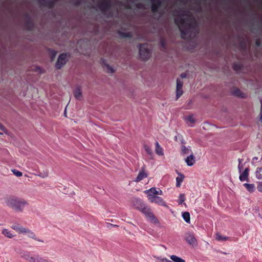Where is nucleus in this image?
<instances>
[{
	"instance_id": "f257e3e1",
	"label": "nucleus",
	"mask_w": 262,
	"mask_h": 262,
	"mask_svg": "<svg viewBox=\"0 0 262 262\" xmlns=\"http://www.w3.org/2000/svg\"><path fill=\"white\" fill-rule=\"evenodd\" d=\"M7 206L16 212H23L25 207L28 205V202L17 197H12L8 199L6 202Z\"/></svg>"
},
{
	"instance_id": "f03ea898",
	"label": "nucleus",
	"mask_w": 262,
	"mask_h": 262,
	"mask_svg": "<svg viewBox=\"0 0 262 262\" xmlns=\"http://www.w3.org/2000/svg\"><path fill=\"white\" fill-rule=\"evenodd\" d=\"M174 23L179 27L182 38L185 39L190 36V24H187L185 18L181 17L176 18Z\"/></svg>"
},
{
	"instance_id": "7ed1b4c3",
	"label": "nucleus",
	"mask_w": 262,
	"mask_h": 262,
	"mask_svg": "<svg viewBox=\"0 0 262 262\" xmlns=\"http://www.w3.org/2000/svg\"><path fill=\"white\" fill-rule=\"evenodd\" d=\"M20 254L21 257L29 262H50L47 259L41 257L38 255H34L28 251L21 252Z\"/></svg>"
},
{
	"instance_id": "20e7f679",
	"label": "nucleus",
	"mask_w": 262,
	"mask_h": 262,
	"mask_svg": "<svg viewBox=\"0 0 262 262\" xmlns=\"http://www.w3.org/2000/svg\"><path fill=\"white\" fill-rule=\"evenodd\" d=\"M139 55L142 60H147L150 56V51L147 43L140 44L139 46Z\"/></svg>"
},
{
	"instance_id": "39448f33",
	"label": "nucleus",
	"mask_w": 262,
	"mask_h": 262,
	"mask_svg": "<svg viewBox=\"0 0 262 262\" xmlns=\"http://www.w3.org/2000/svg\"><path fill=\"white\" fill-rule=\"evenodd\" d=\"M141 212L143 213L146 217L151 223L154 224L159 223L158 220L148 206H146V207L143 208V210H142Z\"/></svg>"
},
{
	"instance_id": "423d86ee",
	"label": "nucleus",
	"mask_w": 262,
	"mask_h": 262,
	"mask_svg": "<svg viewBox=\"0 0 262 262\" xmlns=\"http://www.w3.org/2000/svg\"><path fill=\"white\" fill-rule=\"evenodd\" d=\"M111 0H103L98 5V7L102 13H105L111 8Z\"/></svg>"
},
{
	"instance_id": "0eeeda50",
	"label": "nucleus",
	"mask_w": 262,
	"mask_h": 262,
	"mask_svg": "<svg viewBox=\"0 0 262 262\" xmlns=\"http://www.w3.org/2000/svg\"><path fill=\"white\" fill-rule=\"evenodd\" d=\"M67 54L62 53L61 54L56 62L55 66L57 69H60L63 66H64L67 62Z\"/></svg>"
},
{
	"instance_id": "6e6552de",
	"label": "nucleus",
	"mask_w": 262,
	"mask_h": 262,
	"mask_svg": "<svg viewBox=\"0 0 262 262\" xmlns=\"http://www.w3.org/2000/svg\"><path fill=\"white\" fill-rule=\"evenodd\" d=\"M151 2V10L153 13H157L162 6L161 0H150Z\"/></svg>"
},
{
	"instance_id": "1a4fd4ad",
	"label": "nucleus",
	"mask_w": 262,
	"mask_h": 262,
	"mask_svg": "<svg viewBox=\"0 0 262 262\" xmlns=\"http://www.w3.org/2000/svg\"><path fill=\"white\" fill-rule=\"evenodd\" d=\"M147 176L148 173L145 171V166H143L141 167V169L140 170L135 181L136 182H139L143 180L144 178H147Z\"/></svg>"
},
{
	"instance_id": "9d476101",
	"label": "nucleus",
	"mask_w": 262,
	"mask_h": 262,
	"mask_svg": "<svg viewBox=\"0 0 262 262\" xmlns=\"http://www.w3.org/2000/svg\"><path fill=\"white\" fill-rule=\"evenodd\" d=\"M185 239L190 245H196L197 244V241L192 233H187L185 234Z\"/></svg>"
},
{
	"instance_id": "9b49d317",
	"label": "nucleus",
	"mask_w": 262,
	"mask_h": 262,
	"mask_svg": "<svg viewBox=\"0 0 262 262\" xmlns=\"http://www.w3.org/2000/svg\"><path fill=\"white\" fill-rule=\"evenodd\" d=\"M183 82L178 79L177 80V90H176V97L177 100L183 94V91L182 90Z\"/></svg>"
},
{
	"instance_id": "f8f14e48",
	"label": "nucleus",
	"mask_w": 262,
	"mask_h": 262,
	"mask_svg": "<svg viewBox=\"0 0 262 262\" xmlns=\"http://www.w3.org/2000/svg\"><path fill=\"white\" fill-rule=\"evenodd\" d=\"M134 208L140 211L146 207L145 204L140 199H136L133 203Z\"/></svg>"
},
{
	"instance_id": "ddd939ff",
	"label": "nucleus",
	"mask_w": 262,
	"mask_h": 262,
	"mask_svg": "<svg viewBox=\"0 0 262 262\" xmlns=\"http://www.w3.org/2000/svg\"><path fill=\"white\" fill-rule=\"evenodd\" d=\"M24 232H23V233H26L27 234V236L31 238L34 239V240L41 242L42 243H43V241L41 239H39L36 237V234L31 230L28 228H25Z\"/></svg>"
},
{
	"instance_id": "4468645a",
	"label": "nucleus",
	"mask_w": 262,
	"mask_h": 262,
	"mask_svg": "<svg viewBox=\"0 0 262 262\" xmlns=\"http://www.w3.org/2000/svg\"><path fill=\"white\" fill-rule=\"evenodd\" d=\"M249 168L248 167L246 168L244 171L241 173L239 176V180L241 181H248V176H249Z\"/></svg>"
},
{
	"instance_id": "2eb2a0df",
	"label": "nucleus",
	"mask_w": 262,
	"mask_h": 262,
	"mask_svg": "<svg viewBox=\"0 0 262 262\" xmlns=\"http://www.w3.org/2000/svg\"><path fill=\"white\" fill-rule=\"evenodd\" d=\"M185 162L187 163V165L189 166H191L194 165L195 162V157L192 155V154L187 157V158L185 159Z\"/></svg>"
},
{
	"instance_id": "dca6fc26",
	"label": "nucleus",
	"mask_w": 262,
	"mask_h": 262,
	"mask_svg": "<svg viewBox=\"0 0 262 262\" xmlns=\"http://www.w3.org/2000/svg\"><path fill=\"white\" fill-rule=\"evenodd\" d=\"M149 192L152 193V194L154 195H162L163 194V192L160 189L158 188V189H157L155 187L151 188L150 189L146 191L147 193H148Z\"/></svg>"
},
{
	"instance_id": "f3484780",
	"label": "nucleus",
	"mask_w": 262,
	"mask_h": 262,
	"mask_svg": "<svg viewBox=\"0 0 262 262\" xmlns=\"http://www.w3.org/2000/svg\"><path fill=\"white\" fill-rule=\"evenodd\" d=\"M26 28L28 30H31L34 27L33 24L30 17L26 16V20L25 23Z\"/></svg>"
},
{
	"instance_id": "a211bd4d",
	"label": "nucleus",
	"mask_w": 262,
	"mask_h": 262,
	"mask_svg": "<svg viewBox=\"0 0 262 262\" xmlns=\"http://www.w3.org/2000/svg\"><path fill=\"white\" fill-rule=\"evenodd\" d=\"M55 3L56 0H49L47 1V2L44 3H42V5L48 8L52 9L54 7Z\"/></svg>"
},
{
	"instance_id": "6ab92c4d",
	"label": "nucleus",
	"mask_w": 262,
	"mask_h": 262,
	"mask_svg": "<svg viewBox=\"0 0 262 262\" xmlns=\"http://www.w3.org/2000/svg\"><path fill=\"white\" fill-rule=\"evenodd\" d=\"M118 34L121 38H132V34L131 32H123L121 31H118Z\"/></svg>"
},
{
	"instance_id": "aec40b11",
	"label": "nucleus",
	"mask_w": 262,
	"mask_h": 262,
	"mask_svg": "<svg viewBox=\"0 0 262 262\" xmlns=\"http://www.w3.org/2000/svg\"><path fill=\"white\" fill-rule=\"evenodd\" d=\"M11 228L16 232L20 233H23V232L25 231L24 230L25 228V227L17 224L12 225Z\"/></svg>"
},
{
	"instance_id": "412c9836",
	"label": "nucleus",
	"mask_w": 262,
	"mask_h": 262,
	"mask_svg": "<svg viewBox=\"0 0 262 262\" xmlns=\"http://www.w3.org/2000/svg\"><path fill=\"white\" fill-rule=\"evenodd\" d=\"M232 94L235 96H237L241 98L245 97V94L243 93L239 89L235 88L232 91Z\"/></svg>"
},
{
	"instance_id": "4be33fe9",
	"label": "nucleus",
	"mask_w": 262,
	"mask_h": 262,
	"mask_svg": "<svg viewBox=\"0 0 262 262\" xmlns=\"http://www.w3.org/2000/svg\"><path fill=\"white\" fill-rule=\"evenodd\" d=\"M156 152L159 156H162L164 155L163 149L159 145L158 142L156 143Z\"/></svg>"
},
{
	"instance_id": "5701e85b",
	"label": "nucleus",
	"mask_w": 262,
	"mask_h": 262,
	"mask_svg": "<svg viewBox=\"0 0 262 262\" xmlns=\"http://www.w3.org/2000/svg\"><path fill=\"white\" fill-rule=\"evenodd\" d=\"M155 203L158 204V205L163 206H166V203L164 201V200L160 196L155 197Z\"/></svg>"
},
{
	"instance_id": "b1692460",
	"label": "nucleus",
	"mask_w": 262,
	"mask_h": 262,
	"mask_svg": "<svg viewBox=\"0 0 262 262\" xmlns=\"http://www.w3.org/2000/svg\"><path fill=\"white\" fill-rule=\"evenodd\" d=\"M179 177H177L176 178V186L177 187H180L182 182L183 181L184 179V176L183 174L179 173Z\"/></svg>"
},
{
	"instance_id": "393cba45",
	"label": "nucleus",
	"mask_w": 262,
	"mask_h": 262,
	"mask_svg": "<svg viewBox=\"0 0 262 262\" xmlns=\"http://www.w3.org/2000/svg\"><path fill=\"white\" fill-rule=\"evenodd\" d=\"M243 185L250 192H253L255 190V186L253 184L245 183Z\"/></svg>"
},
{
	"instance_id": "a878e982",
	"label": "nucleus",
	"mask_w": 262,
	"mask_h": 262,
	"mask_svg": "<svg viewBox=\"0 0 262 262\" xmlns=\"http://www.w3.org/2000/svg\"><path fill=\"white\" fill-rule=\"evenodd\" d=\"M190 151H191L190 149L187 147L185 145H182L181 146V154L182 155H184L186 154H188Z\"/></svg>"
},
{
	"instance_id": "bb28decb",
	"label": "nucleus",
	"mask_w": 262,
	"mask_h": 262,
	"mask_svg": "<svg viewBox=\"0 0 262 262\" xmlns=\"http://www.w3.org/2000/svg\"><path fill=\"white\" fill-rule=\"evenodd\" d=\"M2 233L6 237L8 238H12L14 237V235L12 234V233L11 232V231H9L7 229H4L2 230Z\"/></svg>"
},
{
	"instance_id": "cd10ccee",
	"label": "nucleus",
	"mask_w": 262,
	"mask_h": 262,
	"mask_svg": "<svg viewBox=\"0 0 262 262\" xmlns=\"http://www.w3.org/2000/svg\"><path fill=\"white\" fill-rule=\"evenodd\" d=\"M170 259L174 262H186L184 259L174 255L170 256Z\"/></svg>"
},
{
	"instance_id": "c85d7f7f",
	"label": "nucleus",
	"mask_w": 262,
	"mask_h": 262,
	"mask_svg": "<svg viewBox=\"0 0 262 262\" xmlns=\"http://www.w3.org/2000/svg\"><path fill=\"white\" fill-rule=\"evenodd\" d=\"M183 219L186 223H189L190 220V214L188 212H184L182 214Z\"/></svg>"
},
{
	"instance_id": "c756f323",
	"label": "nucleus",
	"mask_w": 262,
	"mask_h": 262,
	"mask_svg": "<svg viewBox=\"0 0 262 262\" xmlns=\"http://www.w3.org/2000/svg\"><path fill=\"white\" fill-rule=\"evenodd\" d=\"M256 177L257 179H262V170L260 167H258L256 171Z\"/></svg>"
},
{
	"instance_id": "7c9ffc66",
	"label": "nucleus",
	"mask_w": 262,
	"mask_h": 262,
	"mask_svg": "<svg viewBox=\"0 0 262 262\" xmlns=\"http://www.w3.org/2000/svg\"><path fill=\"white\" fill-rule=\"evenodd\" d=\"M74 96L76 98L80 99L82 96L81 92L79 89H76L74 92Z\"/></svg>"
},
{
	"instance_id": "2f4dec72",
	"label": "nucleus",
	"mask_w": 262,
	"mask_h": 262,
	"mask_svg": "<svg viewBox=\"0 0 262 262\" xmlns=\"http://www.w3.org/2000/svg\"><path fill=\"white\" fill-rule=\"evenodd\" d=\"M161 50L165 51L166 49V42L164 38H162L160 41Z\"/></svg>"
},
{
	"instance_id": "473e14b6",
	"label": "nucleus",
	"mask_w": 262,
	"mask_h": 262,
	"mask_svg": "<svg viewBox=\"0 0 262 262\" xmlns=\"http://www.w3.org/2000/svg\"><path fill=\"white\" fill-rule=\"evenodd\" d=\"M233 69L235 71H239L242 69V65L239 63H234L232 66Z\"/></svg>"
},
{
	"instance_id": "72a5a7b5",
	"label": "nucleus",
	"mask_w": 262,
	"mask_h": 262,
	"mask_svg": "<svg viewBox=\"0 0 262 262\" xmlns=\"http://www.w3.org/2000/svg\"><path fill=\"white\" fill-rule=\"evenodd\" d=\"M186 200L185 195L184 193H181L180 194L178 203L179 204H182Z\"/></svg>"
},
{
	"instance_id": "f704fd0d",
	"label": "nucleus",
	"mask_w": 262,
	"mask_h": 262,
	"mask_svg": "<svg viewBox=\"0 0 262 262\" xmlns=\"http://www.w3.org/2000/svg\"><path fill=\"white\" fill-rule=\"evenodd\" d=\"M228 239V237L223 236L221 235H220L219 233L216 234V239L219 241H224L227 240Z\"/></svg>"
},
{
	"instance_id": "c9c22d12",
	"label": "nucleus",
	"mask_w": 262,
	"mask_h": 262,
	"mask_svg": "<svg viewBox=\"0 0 262 262\" xmlns=\"http://www.w3.org/2000/svg\"><path fill=\"white\" fill-rule=\"evenodd\" d=\"M144 149L147 154H148L149 155H151L152 154V150L150 147L147 145H144Z\"/></svg>"
},
{
	"instance_id": "e433bc0d",
	"label": "nucleus",
	"mask_w": 262,
	"mask_h": 262,
	"mask_svg": "<svg viewBox=\"0 0 262 262\" xmlns=\"http://www.w3.org/2000/svg\"><path fill=\"white\" fill-rule=\"evenodd\" d=\"M186 119L188 121L190 122L191 123H193L195 122V119L193 115H192L187 116Z\"/></svg>"
},
{
	"instance_id": "4c0bfd02",
	"label": "nucleus",
	"mask_w": 262,
	"mask_h": 262,
	"mask_svg": "<svg viewBox=\"0 0 262 262\" xmlns=\"http://www.w3.org/2000/svg\"><path fill=\"white\" fill-rule=\"evenodd\" d=\"M57 54V52L54 50H50L51 59L52 60H54Z\"/></svg>"
},
{
	"instance_id": "58836bf2",
	"label": "nucleus",
	"mask_w": 262,
	"mask_h": 262,
	"mask_svg": "<svg viewBox=\"0 0 262 262\" xmlns=\"http://www.w3.org/2000/svg\"><path fill=\"white\" fill-rule=\"evenodd\" d=\"M12 172L17 177H21L23 175V173H22V172L21 171H18L17 170H16V169L12 170Z\"/></svg>"
},
{
	"instance_id": "ea45409f",
	"label": "nucleus",
	"mask_w": 262,
	"mask_h": 262,
	"mask_svg": "<svg viewBox=\"0 0 262 262\" xmlns=\"http://www.w3.org/2000/svg\"><path fill=\"white\" fill-rule=\"evenodd\" d=\"M242 160H243L238 159L239 164H238V169L239 173H241L242 169L243 168V165L242 164Z\"/></svg>"
},
{
	"instance_id": "a19ab883",
	"label": "nucleus",
	"mask_w": 262,
	"mask_h": 262,
	"mask_svg": "<svg viewBox=\"0 0 262 262\" xmlns=\"http://www.w3.org/2000/svg\"><path fill=\"white\" fill-rule=\"evenodd\" d=\"M106 68L107 69L108 73H113L115 72L114 70L111 67H110L108 64H106Z\"/></svg>"
},
{
	"instance_id": "79ce46f5",
	"label": "nucleus",
	"mask_w": 262,
	"mask_h": 262,
	"mask_svg": "<svg viewBox=\"0 0 262 262\" xmlns=\"http://www.w3.org/2000/svg\"><path fill=\"white\" fill-rule=\"evenodd\" d=\"M149 200H150V201L151 202H155V197H157V196L154 195L153 194H149Z\"/></svg>"
},
{
	"instance_id": "37998d69",
	"label": "nucleus",
	"mask_w": 262,
	"mask_h": 262,
	"mask_svg": "<svg viewBox=\"0 0 262 262\" xmlns=\"http://www.w3.org/2000/svg\"><path fill=\"white\" fill-rule=\"evenodd\" d=\"M257 188L259 191L262 192V182L258 183Z\"/></svg>"
},
{
	"instance_id": "c03bdc74",
	"label": "nucleus",
	"mask_w": 262,
	"mask_h": 262,
	"mask_svg": "<svg viewBox=\"0 0 262 262\" xmlns=\"http://www.w3.org/2000/svg\"><path fill=\"white\" fill-rule=\"evenodd\" d=\"M162 262H173L171 260H169L168 259L166 258H164L161 259Z\"/></svg>"
},
{
	"instance_id": "a18cd8bd",
	"label": "nucleus",
	"mask_w": 262,
	"mask_h": 262,
	"mask_svg": "<svg viewBox=\"0 0 262 262\" xmlns=\"http://www.w3.org/2000/svg\"><path fill=\"white\" fill-rule=\"evenodd\" d=\"M255 45L257 47H259L261 45V42H260L259 39H257L255 41Z\"/></svg>"
},
{
	"instance_id": "49530a36",
	"label": "nucleus",
	"mask_w": 262,
	"mask_h": 262,
	"mask_svg": "<svg viewBox=\"0 0 262 262\" xmlns=\"http://www.w3.org/2000/svg\"><path fill=\"white\" fill-rule=\"evenodd\" d=\"M261 102V111L260 114V120L262 121V100H260Z\"/></svg>"
},
{
	"instance_id": "de8ad7c7",
	"label": "nucleus",
	"mask_w": 262,
	"mask_h": 262,
	"mask_svg": "<svg viewBox=\"0 0 262 262\" xmlns=\"http://www.w3.org/2000/svg\"><path fill=\"white\" fill-rule=\"evenodd\" d=\"M181 77L182 78H186V74L185 73H183L181 74Z\"/></svg>"
},
{
	"instance_id": "09e8293b",
	"label": "nucleus",
	"mask_w": 262,
	"mask_h": 262,
	"mask_svg": "<svg viewBox=\"0 0 262 262\" xmlns=\"http://www.w3.org/2000/svg\"><path fill=\"white\" fill-rule=\"evenodd\" d=\"M38 1L40 2L41 5H42V3H44L46 2H47L46 0H38Z\"/></svg>"
},
{
	"instance_id": "8fccbe9b",
	"label": "nucleus",
	"mask_w": 262,
	"mask_h": 262,
	"mask_svg": "<svg viewBox=\"0 0 262 262\" xmlns=\"http://www.w3.org/2000/svg\"><path fill=\"white\" fill-rule=\"evenodd\" d=\"M136 7L137 8H140L141 7V4H137Z\"/></svg>"
},
{
	"instance_id": "3c124183",
	"label": "nucleus",
	"mask_w": 262,
	"mask_h": 262,
	"mask_svg": "<svg viewBox=\"0 0 262 262\" xmlns=\"http://www.w3.org/2000/svg\"><path fill=\"white\" fill-rule=\"evenodd\" d=\"M178 137H179V136H176L174 137V140H175V141H177V140H178Z\"/></svg>"
},
{
	"instance_id": "603ef678",
	"label": "nucleus",
	"mask_w": 262,
	"mask_h": 262,
	"mask_svg": "<svg viewBox=\"0 0 262 262\" xmlns=\"http://www.w3.org/2000/svg\"><path fill=\"white\" fill-rule=\"evenodd\" d=\"M181 143H182V144H185V141H184L183 139H182V140H181Z\"/></svg>"
},
{
	"instance_id": "864d4df0",
	"label": "nucleus",
	"mask_w": 262,
	"mask_h": 262,
	"mask_svg": "<svg viewBox=\"0 0 262 262\" xmlns=\"http://www.w3.org/2000/svg\"><path fill=\"white\" fill-rule=\"evenodd\" d=\"M126 8H127V9H129V8H130V6H126Z\"/></svg>"
},
{
	"instance_id": "5fc2aeb1",
	"label": "nucleus",
	"mask_w": 262,
	"mask_h": 262,
	"mask_svg": "<svg viewBox=\"0 0 262 262\" xmlns=\"http://www.w3.org/2000/svg\"><path fill=\"white\" fill-rule=\"evenodd\" d=\"M180 15L183 16H184L185 14H181Z\"/></svg>"
},
{
	"instance_id": "6e6d98bb",
	"label": "nucleus",
	"mask_w": 262,
	"mask_h": 262,
	"mask_svg": "<svg viewBox=\"0 0 262 262\" xmlns=\"http://www.w3.org/2000/svg\"><path fill=\"white\" fill-rule=\"evenodd\" d=\"M260 168H261V170H262V167H260Z\"/></svg>"
}]
</instances>
